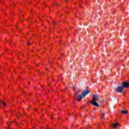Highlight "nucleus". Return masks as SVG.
Returning <instances> with one entry per match:
<instances>
[{"label": "nucleus", "instance_id": "nucleus-8", "mask_svg": "<svg viewBox=\"0 0 129 129\" xmlns=\"http://www.w3.org/2000/svg\"><path fill=\"white\" fill-rule=\"evenodd\" d=\"M0 102L3 104V105L6 107L7 106V105L6 104V102H3L1 100H0Z\"/></svg>", "mask_w": 129, "mask_h": 129}, {"label": "nucleus", "instance_id": "nucleus-9", "mask_svg": "<svg viewBox=\"0 0 129 129\" xmlns=\"http://www.w3.org/2000/svg\"><path fill=\"white\" fill-rule=\"evenodd\" d=\"M79 93H78V92H75V96H77V95H79Z\"/></svg>", "mask_w": 129, "mask_h": 129}, {"label": "nucleus", "instance_id": "nucleus-12", "mask_svg": "<svg viewBox=\"0 0 129 129\" xmlns=\"http://www.w3.org/2000/svg\"><path fill=\"white\" fill-rule=\"evenodd\" d=\"M99 102H100V103H102V102H103V101H101V100H100V101H99Z\"/></svg>", "mask_w": 129, "mask_h": 129}, {"label": "nucleus", "instance_id": "nucleus-4", "mask_svg": "<svg viewBox=\"0 0 129 129\" xmlns=\"http://www.w3.org/2000/svg\"><path fill=\"white\" fill-rule=\"evenodd\" d=\"M88 93H90V90H87L82 92V95H83V97H85Z\"/></svg>", "mask_w": 129, "mask_h": 129}, {"label": "nucleus", "instance_id": "nucleus-19", "mask_svg": "<svg viewBox=\"0 0 129 129\" xmlns=\"http://www.w3.org/2000/svg\"><path fill=\"white\" fill-rule=\"evenodd\" d=\"M46 129H50V128H47Z\"/></svg>", "mask_w": 129, "mask_h": 129}, {"label": "nucleus", "instance_id": "nucleus-14", "mask_svg": "<svg viewBox=\"0 0 129 129\" xmlns=\"http://www.w3.org/2000/svg\"><path fill=\"white\" fill-rule=\"evenodd\" d=\"M66 2L68 3V0H66Z\"/></svg>", "mask_w": 129, "mask_h": 129}, {"label": "nucleus", "instance_id": "nucleus-16", "mask_svg": "<svg viewBox=\"0 0 129 129\" xmlns=\"http://www.w3.org/2000/svg\"><path fill=\"white\" fill-rule=\"evenodd\" d=\"M73 88H75V87L74 86H73Z\"/></svg>", "mask_w": 129, "mask_h": 129}, {"label": "nucleus", "instance_id": "nucleus-6", "mask_svg": "<svg viewBox=\"0 0 129 129\" xmlns=\"http://www.w3.org/2000/svg\"><path fill=\"white\" fill-rule=\"evenodd\" d=\"M120 112L121 113H123V114H127V113H128V112L125 110L120 111Z\"/></svg>", "mask_w": 129, "mask_h": 129}, {"label": "nucleus", "instance_id": "nucleus-10", "mask_svg": "<svg viewBox=\"0 0 129 129\" xmlns=\"http://www.w3.org/2000/svg\"><path fill=\"white\" fill-rule=\"evenodd\" d=\"M52 24H53V25H57V23L56 22H55V21H53Z\"/></svg>", "mask_w": 129, "mask_h": 129}, {"label": "nucleus", "instance_id": "nucleus-17", "mask_svg": "<svg viewBox=\"0 0 129 129\" xmlns=\"http://www.w3.org/2000/svg\"><path fill=\"white\" fill-rule=\"evenodd\" d=\"M59 78H60V79H62V78H61V77H59Z\"/></svg>", "mask_w": 129, "mask_h": 129}, {"label": "nucleus", "instance_id": "nucleus-2", "mask_svg": "<svg viewBox=\"0 0 129 129\" xmlns=\"http://www.w3.org/2000/svg\"><path fill=\"white\" fill-rule=\"evenodd\" d=\"M124 90V88H123L122 85L118 86L117 87V91L118 93H122V92H123Z\"/></svg>", "mask_w": 129, "mask_h": 129}, {"label": "nucleus", "instance_id": "nucleus-5", "mask_svg": "<svg viewBox=\"0 0 129 129\" xmlns=\"http://www.w3.org/2000/svg\"><path fill=\"white\" fill-rule=\"evenodd\" d=\"M82 95H77L76 97H77V101H80V100H82Z\"/></svg>", "mask_w": 129, "mask_h": 129}, {"label": "nucleus", "instance_id": "nucleus-11", "mask_svg": "<svg viewBox=\"0 0 129 129\" xmlns=\"http://www.w3.org/2000/svg\"><path fill=\"white\" fill-rule=\"evenodd\" d=\"M101 115H102V118H104V114L101 113Z\"/></svg>", "mask_w": 129, "mask_h": 129}, {"label": "nucleus", "instance_id": "nucleus-13", "mask_svg": "<svg viewBox=\"0 0 129 129\" xmlns=\"http://www.w3.org/2000/svg\"><path fill=\"white\" fill-rule=\"evenodd\" d=\"M27 45H30V43H27Z\"/></svg>", "mask_w": 129, "mask_h": 129}, {"label": "nucleus", "instance_id": "nucleus-15", "mask_svg": "<svg viewBox=\"0 0 129 129\" xmlns=\"http://www.w3.org/2000/svg\"><path fill=\"white\" fill-rule=\"evenodd\" d=\"M51 119H53V117H52V116H51Z\"/></svg>", "mask_w": 129, "mask_h": 129}, {"label": "nucleus", "instance_id": "nucleus-7", "mask_svg": "<svg viewBox=\"0 0 129 129\" xmlns=\"http://www.w3.org/2000/svg\"><path fill=\"white\" fill-rule=\"evenodd\" d=\"M118 123H115L111 124L112 127H116V126H118Z\"/></svg>", "mask_w": 129, "mask_h": 129}, {"label": "nucleus", "instance_id": "nucleus-3", "mask_svg": "<svg viewBox=\"0 0 129 129\" xmlns=\"http://www.w3.org/2000/svg\"><path fill=\"white\" fill-rule=\"evenodd\" d=\"M121 85H122L123 88H128L129 87V82L124 81L122 82Z\"/></svg>", "mask_w": 129, "mask_h": 129}, {"label": "nucleus", "instance_id": "nucleus-1", "mask_svg": "<svg viewBox=\"0 0 129 129\" xmlns=\"http://www.w3.org/2000/svg\"><path fill=\"white\" fill-rule=\"evenodd\" d=\"M97 100H99V95L97 94H93V100L90 101V102L94 105V106H96L97 107H99V105L97 103Z\"/></svg>", "mask_w": 129, "mask_h": 129}, {"label": "nucleus", "instance_id": "nucleus-18", "mask_svg": "<svg viewBox=\"0 0 129 129\" xmlns=\"http://www.w3.org/2000/svg\"><path fill=\"white\" fill-rule=\"evenodd\" d=\"M56 6H58V4H56Z\"/></svg>", "mask_w": 129, "mask_h": 129}]
</instances>
